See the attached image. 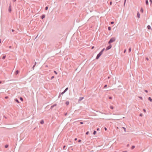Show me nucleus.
Masks as SVG:
<instances>
[{
    "label": "nucleus",
    "instance_id": "nucleus-48",
    "mask_svg": "<svg viewBox=\"0 0 152 152\" xmlns=\"http://www.w3.org/2000/svg\"><path fill=\"white\" fill-rule=\"evenodd\" d=\"M15 31V30L13 29H12V32H13Z\"/></svg>",
    "mask_w": 152,
    "mask_h": 152
},
{
    "label": "nucleus",
    "instance_id": "nucleus-49",
    "mask_svg": "<svg viewBox=\"0 0 152 152\" xmlns=\"http://www.w3.org/2000/svg\"><path fill=\"white\" fill-rule=\"evenodd\" d=\"M67 115V113H65L64 114V115H65V116H66Z\"/></svg>",
    "mask_w": 152,
    "mask_h": 152
},
{
    "label": "nucleus",
    "instance_id": "nucleus-29",
    "mask_svg": "<svg viewBox=\"0 0 152 152\" xmlns=\"http://www.w3.org/2000/svg\"><path fill=\"white\" fill-rule=\"evenodd\" d=\"M131 48H130L129 49V52H130L131 51Z\"/></svg>",
    "mask_w": 152,
    "mask_h": 152
},
{
    "label": "nucleus",
    "instance_id": "nucleus-17",
    "mask_svg": "<svg viewBox=\"0 0 152 152\" xmlns=\"http://www.w3.org/2000/svg\"><path fill=\"white\" fill-rule=\"evenodd\" d=\"M68 89V87H67L66 88V89H65V90L64 91V92H66Z\"/></svg>",
    "mask_w": 152,
    "mask_h": 152
},
{
    "label": "nucleus",
    "instance_id": "nucleus-37",
    "mask_svg": "<svg viewBox=\"0 0 152 152\" xmlns=\"http://www.w3.org/2000/svg\"><path fill=\"white\" fill-rule=\"evenodd\" d=\"M140 116H143V114H142V113H140Z\"/></svg>",
    "mask_w": 152,
    "mask_h": 152
},
{
    "label": "nucleus",
    "instance_id": "nucleus-15",
    "mask_svg": "<svg viewBox=\"0 0 152 152\" xmlns=\"http://www.w3.org/2000/svg\"><path fill=\"white\" fill-rule=\"evenodd\" d=\"M69 102L68 101H66L65 103V104L67 105H69Z\"/></svg>",
    "mask_w": 152,
    "mask_h": 152
},
{
    "label": "nucleus",
    "instance_id": "nucleus-56",
    "mask_svg": "<svg viewBox=\"0 0 152 152\" xmlns=\"http://www.w3.org/2000/svg\"><path fill=\"white\" fill-rule=\"evenodd\" d=\"M122 152H127V151H123Z\"/></svg>",
    "mask_w": 152,
    "mask_h": 152
},
{
    "label": "nucleus",
    "instance_id": "nucleus-53",
    "mask_svg": "<svg viewBox=\"0 0 152 152\" xmlns=\"http://www.w3.org/2000/svg\"><path fill=\"white\" fill-rule=\"evenodd\" d=\"M77 140V138H75L74 139V140L76 141Z\"/></svg>",
    "mask_w": 152,
    "mask_h": 152
},
{
    "label": "nucleus",
    "instance_id": "nucleus-62",
    "mask_svg": "<svg viewBox=\"0 0 152 152\" xmlns=\"http://www.w3.org/2000/svg\"><path fill=\"white\" fill-rule=\"evenodd\" d=\"M94 46L92 47V49L93 48H94Z\"/></svg>",
    "mask_w": 152,
    "mask_h": 152
},
{
    "label": "nucleus",
    "instance_id": "nucleus-14",
    "mask_svg": "<svg viewBox=\"0 0 152 152\" xmlns=\"http://www.w3.org/2000/svg\"><path fill=\"white\" fill-rule=\"evenodd\" d=\"M145 4L146 5H148V0H145Z\"/></svg>",
    "mask_w": 152,
    "mask_h": 152
},
{
    "label": "nucleus",
    "instance_id": "nucleus-5",
    "mask_svg": "<svg viewBox=\"0 0 152 152\" xmlns=\"http://www.w3.org/2000/svg\"><path fill=\"white\" fill-rule=\"evenodd\" d=\"M57 105L56 104H54L53 105H52L50 109H52L53 107L55 106H56Z\"/></svg>",
    "mask_w": 152,
    "mask_h": 152
},
{
    "label": "nucleus",
    "instance_id": "nucleus-4",
    "mask_svg": "<svg viewBox=\"0 0 152 152\" xmlns=\"http://www.w3.org/2000/svg\"><path fill=\"white\" fill-rule=\"evenodd\" d=\"M8 11L10 12H11L12 11L11 4H10V6H9V9H8Z\"/></svg>",
    "mask_w": 152,
    "mask_h": 152
},
{
    "label": "nucleus",
    "instance_id": "nucleus-8",
    "mask_svg": "<svg viewBox=\"0 0 152 152\" xmlns=\"http://www.w3.org/2000/svg\"><path fill=\"white\" fill-rule=\"evenodd\" d=\"M19 71L18 70H17L15 72V75H17L19 73Z\"/></svg>",
    "mask_w": 152,
    "mask_h": 152
},
{
    "label": "nucleus",
    "instance_id": "nucleus-64",
    "mask_svg": "<svg viewBox=\"0 0 152 152\" xmlns=\"http://www.w3.org/2000/svg\"><path fill=\"white\" fill-rule=\"evenodd\" d=\"M92 151H93V150H92V151H91V152H92Z\"/></svg>",
    "mask_w": 152,
    "mask_h": 152
},
{
    "label": "nucleus",
    "instance_id": "nucleus-34",
    "mask_svg": "<svg viewBox=\"0 0 152 152\" xmlns=\"http://www.w3.org/2000/svg\"><path fill=\"white\" fill-rule=\"evenodd\" d=\"M114 23V22L113 21H111L110 22V23L111 24H113Z\"/></svg>",
    "mask_w": 152,
    "mask_h": 152
},
{
    "label": "nucleus",
    "instance_id": "nucleus-2",
    "mask_svg": "<svg viewBox=\"0 0 152 152\" xmlns=\"http://www.w3.org/2000/svg\"><path fill=\"white\" fill-rule=\"evenodd\" d=\"M102 54V53L100 52L97 55L96 59H98L101 56V55Z\"/></svg>",
    "mask_w": 152,
    "mask_h": 152
},
{
    "label": "nucleus",
    "instance_id": "nucleus-22",
    "mask_svg": "<svg viewBox=\"0 0 152 152\" xmlns=\"http://www.w3.org/2000/svg\"><path fill=\"white\" fill-rule=\"evenodd\" d=\"M20 100L22 101H23V98H22V97H20Z\"/></svg>",
    "mask_w": 152,
    "mask_h": 152
},
{
    "label": "nucleus",
    "instance_id": "nucleus-61",
    "mask_svg": "<svg viewBox=\"0 0 152 152\" xmlns=\"http://www.w3.org/2000/svg\"><path fill=\"white\" fill-rule=\"evenodd\" d=\"M127 147H128L129 146V144H128L127 145Z\"/></svg>",
    "mask_w": 152,
    "mask_h": 152
},
{
    "label": "nucleus",
    "instance_id": "nucleus-46",
    "mask_svg": "<svg viewBox=\"0 0 152 152\" xmlns=\"http://www.w3.org/2000/svg\"><path fill=\"white\" fill-rule=\"evenodd\" d=\"M126 0H124V5H125V4Z\"/></svg>",
    "mask_w": 152,
    "mask_h": 152
},
{
    "label": "nucleus",
    "instance_id": "nucleus-42",
    "mask_svg": "<svg viewBox=\"0 0 152 152\" xmlns=\"http://www.w3.org/2000/svg\"><path fill=\"white\" fill-rule=\"evenodd\" d=\"M83 122H80V124H83Z\"/></svg>",
    "mask_w": 152,
    "mask_h": 152
},
{
    "label": "nucleus",
    "instance_id": "nucleus-26",
    "mask_svg": "<svg viewBox=\"0 0 152 152\" xmlns=\"http://www.w3.org/2000/svg\"><path fill=\"white\" fill-rule=\"evenodd\" d=\"M122 128L124 129L125 132H126V128H125L124 127H122Z\"/></svg>",
    "mask_w": 152,
    "mask_h": 152
},
{
    "label": "nucleus",
    "instance_id": "nucleus-6",
    "mask_svg": "<svg viewBox=\"0 0 152 152\" xmlns=\"http://www.w3.org/2000/svg\"><path fill=\"white\" fill-rule=\"evenodd\" d=\"M84 99L83 97H80L78 99V102H80Z\"/></svg>",
    "mask_w": 152,
    "mask_h": 152
},
{
    "label": "nucleus",
    "instance_id": "nucleus-58",
    "mask_svg": "<svg viewBox=\"0 0 152 152\" xmlns=\"http://www.w3.org/2000/svg\"><path fill=\"white\" fill-rule=\"evenodd\" d=\"M2 83V81H0V84H1Z\"/></svg>",
    "mask_w": 152,
    "mask_h": 152
},
{
    "label": "nucleus",
    "instance_id": "nucleus-32",
    "mask_svg": "<svg viewBox=\"0 0 152 152\" xmlns=\"http://www.w3.org/2000/svg\"><path fill=\"white\" fill-rule=\"evenodd\" d=\"M54 72L56 75L57 74V72L56 71H54Z\"/></svg>",
    "mask_w": 152,
    "mask_h": 152
},
{
    "label": "nucleus",
    "instance_id": "nucleus-51",
    "mask_svg": "<svg viewBox=\"0 0 152 152\" xmlns=\"http://www.w3.org/2000/svg\"><path fill=\"white\" fill-rule=\"evenodd\" d=\"M99 128H97V129H96V130H97V131H99Z\"/></svg>",
    "mask_w": 152,
    "mask_h": 152
},
{
    "label": "nucleus",
    "instance_id": "nucleus-39",
    "mask_svg": "<svg viewBox=\"0 0 152 152\" xmlns=\"http://www.w3.org/2000/svg\"><path fill=\"white\" fill-rule=\"evenodd\" d=\"M143 111L144 112H145V113L146 112V110L145 109H143Z\"/></svg>",
    "mask_w": 152,
    "mask_h": 152
},
{
    "label": "nucleus",
    "instance_id": "nucleus-35",
    "mask_svg": "<svg viewBox=\"0 0 152 152\" xmlns=\"http://www.w3.org/2000/svg\"><path fill=\"white\" fill-rule=\"evenodd\" d=\"M78 142H81V140H79L78 141Z\"/></svg>",
    "mask_w": 152,
    "mask_h": 152
},
{
    "label": "nucleus",
    "instance_id": "nucleus-38",
    "mask_svg": "<svg viewBox=\"0 0 152 152\" xmlns=\"http://www.w3.org/2000/svg\"><path fill=\"white\" fill-rule=\"evenodd\" d=\"M109 99H112V97L111 96H109Z\"/></svg>",
    "mask_w": 152,
    "mask_h": 152
},
{
    "label": "nucleus",
    "instance_id": "nucleus-54",
    "mask_svg": "<svg viewBox=\"0 0 152 152\" xmlns=\"http://www.w3.org/2000/svg\"><path fill=\"white\" fill-rule=\"evenodd\" d=\"M61 94H60L58 96V98H59L61 96Z\"/></svg>",
    "mask_w": 152,
    "mask_h": 152
},
{
    "label": "nucleus",
    "instance_id": "nucleus-16",
    "mask_svg": "<svg viewBox=\"0 0 152 152\" xmlns=\"http://www.w3.org/2000/svg\"><path fill=\"white\" fill-rule=\"evenodd\" d=\"M15 102H17L18 103H19V102H20L17 99H15Z\"/></svg>",
    "mask_w": 152,
    "mask_h": 152
},
{
    "label": "nucleus",
    "instance_id": "nucleus-3",
    "mask_svg": "<svg viewBox=\"0 0 152 152\" xmlns=\"http://www.w3.org/2000/svg\"><path fill=\"white\" fill-rule=\"evenodd\" d=\"M112 48V45L111 44H110L109 46H108L106 48V50H107L109 49H110Z\"/></svg>",
    "mask_w": 152,
    "mask_h": 152
},
{
    "label": "nucleus",
    "instance_id": "nucleus-36",
    "mask_svg": "<svg viewBox=\"0 0 152 152\" xmlns=\"http://www.w3.org/2000/svg\"><path fill=\"white\" fill-rule=\"evenodd\" d=\"M54 78V76H52L51 77V80H52V79H53V78Z\"/></svg>",
    "mask_w": 152,
    "mask_h": 152
},
{
    "label": "nucleus",
    "instance_id": "nucleus-25",
    "mask_svg": "<svg viewBox=\"0 0 152 152\" xmlns=\"http://www.w3.org/2000/svg\"><path fill=\"white\" fill-rule=\"evenodd\" d=\"M135 147V146L134 145H132V147H131V149H134Z\"/></svg>",
    "mask_w": 152,
    "mask_h": 152
},
{
    "label": "nucleus",
    "instance_id": "nucleus-12",
    "mask_svg": "<svg viewBox=\"0 0 152 152\" xmlns=\"http://www.w3.org/2000/svg\"><path fill=\"white\" fill-rule=\"evenodd\" d=\"M148 99L150 102H152V99L151 97H149L148 98Z\"/></svg>",
    "mask_w": 152,
    "mask_h": 152
},
{
    "label": "nucleus",
    "instance_id": "nucleus-44",
    "mask_svg": "<svg viewBox=\"0 0 152 152\" xmlns=\"http://www.w3.org/2000/svg\"><path fill=\"white\" fill-rule=\"evenodd\" d=\"M66 147L65 145H64L63 147V149H64Z\"/></svg>",
    "mask_w": 152,
    "mask_h": 152
},
{
    "label": "nucleus",
    "instance_id": "nucleus-10",
    "mask_svg": "<svg viewBox=\"0 0 152 152\" xmlns=\"http://www.w3.org/2000/svg\"><path fill=\"white\" fill-rule=\"evenodd\" d=\"M140 14L139 13V12H138L137 14V17L138 18H139L140 17Z\"/></svg>",
    "mask_w": 152,
    "mask_h": 152
},
{
    "label": "nucleus",
    "instance_id": "nucleus-31",
    "mask_svg": "<svg viewBox=\"0 0 152 152\" xmlns=\"http://www.w3.org/2000/svg\"><path fill=\"white\" fill-rule=\"evenodd\" d=\"M107 85H105L104 86V88H106L107 87Z\"/></svg>",
    "mask_w": 152,
    "mask_h": 152
},
{
    "label": "nucleus",
    "instance_id": "nucleus-57",
    "mask_svg": "<svg viewBox=\"0 0 152 152\" xmlns=\"http://www.w3.org/2000/svg\"><path fill=\"white\" fill-rule=\"evenodd\" d=\"M9 48H12V47H11V46H9Z\"/></svg>",
    "mask_w": 152,
    "mask_h": 152
},
{
    "label": "nucleus",
    "instance_id": "nucleus-1",
    "mask_svg": "<svg viewBox=\"0 0 152 152\" xmlns=\"http://www.w3.org/2000/svg\"><path fill=\"white\" fill-rule=\"evenodd\" d=\"M115 40V37H113L111 38L109 40L108 42V43L110 44V43L114 42Z\"/></svg>",
    "mask_w": 152,
    "mask_h": 152
},
{
    "label": "nucleus",
    "instance_id": "nucleus-9",
    "mask_svg": "<svg viewBox=\"0 0 152 152\" xmlns=\"http://www.w3.org/2000/svg\"><path fill=\"white\" fill-rule=\"evenodd\" d=\"M147 28L148 29H151V27L150 25H148L147 26Z\"/></svg>",
    "mask_w": 152,
    "mask_h": 152
},
{
    "label": "nucleus",
    "instance_id": "nucleus-23",
    "mask_svg": "<svg viewBox=\"0 0 152 152\" xmlns=\"http://www.w3.org/2000/svg\"><path fill=\"white\" fill-rule=\"evenodd\" d=\"M108 29L109 31H110L111 30V27L110 26H109L108 28Z\"/></svg>",
    "mask_w": 152,
    "mask_h": 152
},
{
    "label": "nucleus",
    "instance_id": "nucleus-55",
    "mask_svg": "<svg viewBox=\"0 0 152 152\" xmlns=\"http://www.w3.org/2000/svg\"><path fill=\"white\" fill-rule=\"evenodd\" d=\"M16 0H13V2H15L16 1Z\"/></svg>",
    "mask_w": 152,
    "mask_h": 152
},
{
    "label": "nucleus",
    "instance_id": "nucleus-28",
    "mask_svg": "<svg viewBox=\"0 0 152 152\" xmlns=\"http://www.w3.org/2000/svg\"><path fill=\"white\" fill-rule=\"evenodd\" d=\"M48 9V6H46L45 7V10H47Z\"/></svg>",
    "mask_w": 152,
    "mask_h": 152
},
{
    "label": "nucleus",
    "instance_id": "nucleus-52",
    "mask_svg": "<svg viewBox=\"0 0 152 152\" xmlns=\"http://www.w3.org/2000/svg\"><path fill=\"white\" fill-rule=\"evenodd\" d=\"M5 99H7V98H8V96H5Z\"/></svg>",
    "mask_w": 152,
    "mask_h": 152
},
{
    "label": "nucleus",
    "instance_id": "nucleus-7",
    "mask_svg": "<svg viewBox=\"0 0 152 152\" xmlns=\"http://www.w3.org/2000/svg\"><path fill=\"white\" fill-rule=\"evenodd\" d=\"M37 63L36 62H35L34 65H33V66L32 67V69H33V70H34V68L35 66L36 65Z\"/></svg>",
    "mask_w": 152,
    "mask_h": 152
},
{
    "label": "nucleus",
    "instance_id": "nucleus-63",
    "mask_svg": "<svg viewBox=\"0 0 152 152\" xmlns=\"http://www.w3.org/2000/svg\"><path fill=\"white\" fill-rule=\"evenodd\" d=\"M110 78V77H108V79H109Z\"/></svg>",
    "mask_w": 152,
    "mask_h": 152
},
{
    "label": "nucleus",
    "instance_id": "nucleus-43",
    "mask_svg": "<svg viewBox=\"0 0 152 152\" xmlns=\"http://www.w3.org/2000/svg\"><path fill=\"white\" fill-rule=\"evenodd\" d=\"M104 130H105V131H107V128L106 127H105L104 128Z\"/></svg>",
    "mask_w": 152,
    "mask_h": 152
},
{
    "label": "nucleus",
    "instance_id": "nucleus-21",
    "mask_svg": "<svg viewBox=\"0 0 152 152\" xmlns=\"http://www.w3.org/2000/svg\"><path fill=\"white\" fill-rule=\"evenodd\" d=\"M105 50V48H104L103 49H102L101 51V52H102V53H103V51H104V50Z\"/></svg>",
    "mask_w": 152,
    "mask_h": 152
},
{
    "label": "nucleus",
    "instance_id": "nucleus-47",
    "mask_svg": "<svg viewBox=\"0 0 152 152\" xmlns=\"http://www.w3.org/2000/svg\"><path fill=\"white\" fill-rule=\"evenodd\" d=\"M139 98H140V99H142V97H141V96H139Z\"/></svg>",
    "mask_w": 152,
    "mask_h": 152
},
{
    "label": "nucleus",
    "instance_id": "nucleus-24",
    "mask_svg": "<svg viewBox=\"0 0 152 152\" xmlns=\"http://www.w3.org/2000/svg\"><path fill=\"white\" fill-rule=\"evenodd\" d=\"M8 146H9L7 144L6 145L4 146V147L6 148H8Z\"/></svg>",
    "mask_w": 152,
    "mask_h": 152
},
{
    "label": "nucleus",
    "instance_id": "nucleus-11",
    "mask_svg": "<svg viewBox=\"0 0 152 152\" xmlns=\"http://www.w3.org/2000/svg\"><path fill=\"white\" fill-rule=\"evenodd\" d=\"M40 123L41 124H43L44 123V121L43 120H42L41 121Z\"/></svg>",
    "mask_w": 152,
    "mask_h": 152
},
{
    "label": "nucleus",
    "instance_id": "nucleus-45",
    "mask_svg": "<svg viewBox=\"0 0 152 152\" xmlns=\"http://www.w3.org/2000/svg\"><path fill=\"white\" fill-rule=\"evenodd\" d=\"M145 92L146 93H148V91L147 90H145Z\"/></svg>",
    "mask_w": 152,
    "mask_h": 152
},
{
    "label": "nucleus",
    "instance_id": "nucleus-19",
    "mask_svg": "<svg viewBox=\"0 0 152 152\" xmlns=\"http://www.w3.org/2000/svg\"><path fill=\"white\" fill-rule=\"evenodd\" d=\"M96 131L95 130H94V132H93V134L94 135H95L96 134Z\"/></svg>",
    "mask_w": 152,
    "mask_h": 152
},
{
    "label": "nucleus",
    "instance_id": "nucleus-13",
    "mask_svg": "<svg viewBox=\"0 0 152 152\" xmlns=\"http://www.w3.org/2000/svg\"><path fill=\"white\" fill-rule=\"evenodd\" d=\"M45 17V15H43L41 16V18L43 19Z\"/></svg>",
    "mask_w": 152,
    "mask_h": 152
},
{
    "label": "nucleus",
    "instance_id": "nucleus-50",
    "mask_svg": "<svg viewBox=\"0 0 152 152\" xmlns=\"http://www.w3.org/2000/svg\"><path fill=\"white\" fill-rule=\"evenodd\" d=\"M146 59L147 60V61H148L149 60V58H148V57H147L146 58Z\"/></svg>",
    "mask_w": 152,
    "mask_h": 152
},
{
    "label": "nucleus",
    "instance_id": "nucleus-41",
    "mask_svg": "<svg viewBox=\"0 0 152 152\" xmlns=\"http://www.w3.org/2000/svg\"><path fill=\"white\" fill-rule=\"evenodd\" d=\"M112 4V1H111L110 2V5H111Z\"/></svg>",
    "mask_w": 152,
    "mask_h": 152
},
{
    "label": "nucleus",
    "instance_id": "nucleus-40",
    "mask_svg": "<svg viewBox=\"0 0 152 152\" xmlns=\"http://www.w3.org/2000/svg\"><path fill=\"white\" fill-rule=\"evenodd\" d=\"M150 3L151 4L152 3V0H150Z\"/></svg>",
    "mask_w": 152,
    "mask_h": 152
},
{
    "label": "nucleus",
    "instance_id": "nucleus-27",
    "mask_svg": "<svg viewBox=\"0 0 152 152\" xmlns=\"http://www.w3.org/2000/svg\"><path fill=\"white\" fill-rule=\"evenodd\" d=\"M110 108L112 110H113V109L114 107H113V106H110Z\"/></svg>",
    "mask_w": 152,
    "mask_h": 152
},
{
    "label": "nucleus",
    "instance_id": "nucleus-18",
    "mask_svg": "<svg viewBox=\"0 0 152 152\" xmlns=\"http://www.w3.org/2000/svg\"><path fill=\"white\" fill-rule=\"evenodd\" d=\"M140 11L141 12H143V10L142 8H141L140 9Z\"/></svg>",
    "mask_w": 152,
    "mask_h": 152
},
{
    "label": "nucleus",
    "instance_id": "nucleus-30",
    "mask_svg": "<svg viewBox=\"0 0 152 152\" xmlns=\"http://www.w3.org/2000/svg\"><path fill=\"white\" fill-rule=\"evenodd\" d=\"M65 93V92H64V91H63V92H61L60 94H61V95H63V94H64Z\"/></svg>",
    "mask_w": 152,
    "mask_h": 152
},
{
    "label": "nucleus",
    "instance_id": "nucleus-60",
    "mask_svg": "<svg viewBox=\"0 0 152 152\" xmlns=\"http://www.w3.org/2000/svg\"><path fill=\"white\" fill-rule=\"evenodd\" d=\"M126 51V50H125L124 51V52H125Z\"/></svg>",
    "mask_w": 152,
    "mask_h": 152
},
{
    "label": "nucleus",
    "instance_id": "nucleus-33",
    "mask_svg": "<svg viewBox=\"0 0 152 152\" xmlns=\"http://www.w3.org/2000/svg\"><path fill=\"white\" fill-rule=\"evenodd\" d=\"M89 133V132L88 131H87V132H86V134L87 135H88V134Z\"/></svg>",
    "mask_w": 152,
    "mask_h": 152
},
{
    "label": "nucleus",
    "instance_id": "nucleus-59",
    "mask_svg": "<svg viewBox=\"0 0 152 152\" xmlns=\"http://www.w3.org/2000/svg\"><path fill=\"white\" fill-rule=\"evenodd\" d=\"M1 39H0V44L1 43Z\"/></svg>",
    "mask_w": 152,
    "mask_h": 152
},
{
    "label": "nucleus",
    "instance_id": "nucleus-20",
    "mask_svg": "<svg viewBox=\"0 0 152 152\" xmlns=\"http://www.w3.org/2000/svg\"><path fill=\"white\" fill-rule=\"evenodd\" d=\"M6 57V56L5 55L4 56H3V57H2V59H4Z\"/></svg>",
    "mask_w": 152,
    "mask_h": 152
}]
</instances>
